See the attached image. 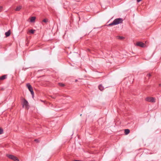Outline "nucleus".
<instances>
[{
    "mask_svg": "<svg viewBox=\"0 0 161 161\" xmlns=\"http://www.w3.org/2000/svg\"><path fill=\"white\" fill-rule=\"evenodd\" d=\"M43 21L45 23H47L48 21V19H44L43 20Z\"/></svg>",
    "mask_w": 161,
    "mask_h": 161,
    "instance_id": "obj_17",
    "label": "nucleus"
},
{
    "mask_svg": "<svg viewBox=\"0 0 161 161\" xmlns=\"http://www.w3.org/2000/svg\"><path fill=\"white\" fill-rule=\"evenodd\" d=\"M142 0H137V2H140Z\"/></svg>",
    "mask_w": 161,
    "mask_h": 161,
    "instance_id": "obj_22",
    "label": "nucleus"
},
{
    "mask_svg": "<svg viewBox=\"0 0 161 161\" xmlns=\"http://www.w3.org/2000/svg\"><path fill=\"white\" fill-rule=\"evenodd\" d=\"M7 76V75H4L0 77V80H3L5 79L6 78Z\"/></svg>",
    "mask_w": 161,
    "mask_h": 161,
    "instance_id": "obj_10",
    "label": "nucleus"
},
{
    "mask_svg": "<svg viewBox=\"0 0 161 161\" xmlns=\"http://www.w3.org/2000/svg\"><path fill=\"white\" fill-rule=\"evenodd\" d=\"M36 19V17H31V19H30V21L31 22H33L35 21V19Z\"/></svg>",
    "mask_w": 161,
    "mask_h": 161,
    "instance_id": "obj_12",
    "label": "nucleus"
},
{
    "mask_svg": "<svg viewBox=\"0 0 161 161\" xmlns=\"http://www.w3.org/2000/svg\"><path fill=\"white\" fill-rule=\"evenodd\" d=\"M161 84H159V86H161Z\"/></svg>",
    "mask_w": 161,
    "mask_h": 161,
    "instance_id": "obj_24",
    "label": "nucleus"
},
{
    "mask_svg": "<svg viewBox=\"0 0 161 161\" xmlns=\"http://www.w3.org/2000/svg\"><path fill=\"white\" fill-rule=\"evenodd\" d=\"M35 31V30H31L29 31V32L31 33V34H33L34 32V31Z\"/></svg>",
    "mask_w": 161,
    "mask_h": 161,
    "instance_id": "obj_15",
    "label": "nucleus"
},
{
    "mask_svg": "<svg viewBox=\"0 0 161 161\" xmlns=\"http://www.w3.org/2000/svg\"><path fill=\"white\" fill-rule=\"evenodd\" d=\"M22 100L23 101V103L22 104L23 107H24L25 106L26 108H27L28 105V101L25 98H22Z\"/></svg>",
    "mask_w": 161,
    "mask_h": 161,
    "instance_id": "obj_5",
    "label": "nucleus"
},
{
    "mask_svg": "<svg viewBox=\"0 0 161 161\" xmlns=\"http://www.w3.org/2000/svg\"><path fill=\"white\" fill-rule=\"evenodd\" d=\"M11 34V30H9L8 31L5 33V35L6 37L9 36Z\"/></svg>",
    "mask_w": 161,
    "mask_h": 161,
    "instance_id": "obj_7",
    "label": "nucleus"
},
{
    "mask_svg": "<svg viewBox=\"0 0 161 161\" xmlns=\"http://www.w3.org/2000/svg\"><path fill=\"white\" fill-rule=\"evenodd\" d=\"M117 37L118 39L119 40H123L125 38L124 37L119 36H117Z\"/></svg>",
    "mask_w": 161,
    "mask_h": 161,
    "instance_id": "obj_13",
    "label": "nucleus"
},
{
    "mask_svg": "<svg viewBox=\"0 0 161 161\" xmlns=\"http://www.w3.org/2000/svg\"><path fill=\"white\" fill-rule=\"evenodd\" d=\"M98 88L101 91H103L104 89V87L101 84L99 86Z\"/></svg>",
    "mask_w": 161,
    "mask_h": 161,
    "instance_id": "obj_8",
    "label": "nucleus"
},
{
    "mask_svg": "<svg viewBox=\"0 0 161 161\" xmlns=\"http://www.w3.org/2000/svg\"><path fill=\"white\" fill-rule=\"evenodd\" d=\"M3 130L2 129L0 128V134H3Z\"/></svg>",
    "mask_w": 161,
    "mask_h": 161,
    "instance_id": "obj_16",
    "label": "nucleus"
},
{
    "mask_svg": "<svg viewBox=\"0 0 161 161\" xmlns=\"http://www.w3.org/2000/svg\"><path fill=\"white\" fill-rule=\"evenodd\" d=\"M51 97L53 99H55L56 98V97L55 96L53 97L52 96H51Z\"/></svg>",
    "mask_w": 161,
    "mask_h": 161,
    "instance_id": "obj_21",
    "label": "nucleus"
},
{
    "mask_svg": "<svg viewBox=\"0 0 161 161\" xmlns=\"http://www.w3.org/2000/svg\"><path fill=\"white\" fill-rule=\"evenodd\" d=\"M123 19L121 18H118L115 19L113 22L107 25L108 26H112L114 25H116L118 24L122 23L123 22Z\"/></svg>",
    "mask_w": 161,
    "mask_h": 161,
    "instance_id": "obj_1",
    "label": "nucleus"
},
{
    "mask_svg": "<svg viewBox=\"0 0 161 161\" xmlns=\"http://www.w3.org/2000/svg\"><path fill=\"white\" fill-rule=\"evenodd\" d=\"M58 85L59 86L62 87H63L65 86V85L64 84L62 83H59Z\"/></svg>",
    "mask_w": 161,
    "mask_h": 161,
    "instance_id": "obj_14",
    "label": "nucleus"
},
{
    "mask_svg": "<svg viewBox=\"0 0 161 161\" xmlns=\"http://www.w3.org/2000/svg\"><path fill=\"white\" fill-rule=\"evenodd\" d=\"M136 45L137 46H139L142 47H144L145 46L144 43L141 42H138L136 43Z\"/></svg>",
    "mask_w": 161,
    "mask_h": 161,
    "instance_id": "obj_6",
    "label": "nucleus"
},
{
    "mask_svg": "<svg viewBox=\"0 0 161 161\" xmlns=\"http://www.w3.org/2000/svg\"><path fill=\"white\" fill-rule=\"evenodd\" d=\"M3 7L2 6H0V12H1L2 9Z\"/></svg>",
    "mask_w": 161,
    "mask_h": 161,
    "instance_id": "obj_19",
    "label": "nucleus"
},
{
    "mask_svg": "<svg viewBox=\"0 0 161 161\" xmlns=\"http://www.w3.org/2000/svg\"><path fill=\"white\" fill-rule=\"evenodd\" d=\"M146 101L151 103H155V98L153 97H147L146 98Z\"/></svg>",
    "mask_w": 161,
    "mask_h": 161,
    "instance_id": "obj_4",
    "label": "nucleus"
},
{
    "mask_svg": "<svg viewBox=\"0 0 161 161\" xmlns=\"http://www.w3.org/2000/svg\"><path fill=\"white\" fill-rule=\"evenodd\" d=\"M22 8V6H19L16 7L15 10L16 11H19Z\"/></svg>",
    "mask_w": 161,
    "mask_h": 161,
    "instance_id": "obj_9",
    "label": "nucleus"
},
{
    "mask_svg": "<svg viewBox=\"0 0 161 161\" xmlns=\"http://www.w3.org/2000/svg\"><path fill=\"white\" fill-rule=\"evenodd\" d=\"M130 132V130L128 129H126L125 130V135H127Z\"/></svg>",
    "mask_w": 161,
    "mask_h": 161,
    "instance_id": "obj_11",
    "label": "nucleus"
},
{
    "mask_svg": "<svg viewBox=\"0 0 161 161\" xmlns=\"http://www.w3.org/2000/svg\"><path fill=\"white\" fill-rule=\"evenodd\" d=\"M77 81V80H75V82Z\"/></svg>",
    "mask_w": 161,
    "mask_h": 161,
    "instance_id": "obj_23",
    "label": "nucleus"
},
{
    "mask_svg": "<svg viewBox=\"0 0 161 161\" xmlns=\"http://www.w3.org/2000/svg\"><path fill=\"white\" fill-rule=\"evenodd\" d=\"M35 142H38V139H35Z\"/></svg>",
    "mask_w": 161,
    "mask_h": 161,
    "instance_id": "obj_20",
    "label": "nucleus"
},
{
    "mask_svg": "<svg viewBox=\"0 0 161 161\" xmlns=\"http://www.w3.org/2000/svg\"><path fill=\"white\" fill-rule=\"evenodd\" d=\"M151 76V75L150 74H148L147 75V76L149 78Z\"/></svg>",
    "mask_w": 161,
    "mask_h": 161,
    "instance_id": "obj_18",
    "label": "nucleus"
},
{
    "mask_svg": "<svg viewBox=\"0 0 161 161\" xmlns=\"http://www.w3.org/2000/svg\"><path fill=\"white\" fill-rule=\"evenodd\" d=\"M26 86L28 87L29 90L30 91L32 95V97L34 96V92L33 91L32 87L29 83H27L26 84Z\"/></svg>",
    "mask_w": 161,
    "mask_h": 161,
    "instance_id": "obj_3",
    "label": "nucleus"
},
{
    "mask_svg": "<svg viewBox=\"0 0 161 161\" xmlns=\"http://www.w3.org/2000/svg\"><path fill=\"white\" fill-rule=\"evenodd\" d=\"M6 156L9 158L11 159L14 161H19V159H18L17 157L14 156L13 155L11 154H7Z\"/></svg>",
    "mask_w": 161,
    "mask_h": 161,
    "instance_id": "obj_2",
    "label": "nucleus"
}]
</instances>
